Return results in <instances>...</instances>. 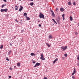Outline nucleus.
I'll return each mask as SVG.
<instances>
[{"label": "nucleus", "mask_w": 79, "mask_h": 79, "mask_svg": "<svg viewBox=\"0 0 79 79\" xmlns=\"http://www.w3.org/2000/svg\"><path fill=\"white\" fill-rule=\"evenodd\" d=\"M39 16L40 18H43V19H45L44 15L42 14V13H41V12H40Z\"/></svg>", "instance_id": "1"}, {"label": "nucleus", "mask_w": 79, "mask_h": 79, "mask_svg": "<svg viewBox=\"0 0 79 79\" xmlns=\"http://www.w3.org/2000/svg\"><path fill=\"white\" fill-rule=\"evenodd\" d=\"M41 57L40 58L41 60H45V58H44V55L43 54H41Z\"/></svg>", "instance_id": "2"}, {"label": "nucleus", "mask_w": 79, "mask_h": 79, "mask_svg": "<svg viewBox=\"0 0 79 79\" xmlns=\"http://www.w3.org/2000/svg\"><path fill=\"white\" fill-rule=\"evenodd\" d=\"M7 9H1L0 11H1V12H3V11H5V12H7Z\"/></svg>", "instance_id": "3"}, {"label": "nucleus", "mask_w": 79, "mask_h": 79, "mask_svg": "<svg viewBox=\"0 0 79 79\" xmlns=\"http://www.w3.org/2000/svg\"><path fill=\"white\" fill-rule=\"evenodd\" d=\"M67 46H65L64 47L62 46L61 47V48L64 51V50H66V49H67Z\"/></svg>", "instance_id": "4"}, {"label": "nucleus", "mask_w": 79, "mask_h": 79, "mask_svg": "<svg viewBox=\"0 0 79 79\" xmlns=\"http://www.w3.org/2000/svg\"><path fill=\"white\" fill-rule=\"evenodd\" d=\"M40 64L39 63H36L35 65L34 66V68H35V67H37V66H40Z\"/></svg>", "instance_id": "5"}, {"label": "nucleus", "mask_w": 79, "mask_h": 79, "mask_svg": "<svg viewBox=\"0 0 79 79\" xmlns=\"http://www.w3.org/2000/svg\"><path fill=\"white\" fill-rule=\"evenodd\" d=\"M50 11L52 12V16H53V17H55V13H54L53 11V10H51Z\"/></svg>", "instance_id": "6"}, {"label": "nucleus", "mask_w": 79, "mask_h": 79, "mask_svg": "<svg viewBox=\"0 0 79 79\" xmlns=\"http://www.w3.org/2000/svg\"><path fill=\"white\" fill-rule=\"evenodd\" d=\"M20 8L19 9V11H21L22 10H23V6H20Z\"/></svg>", "instance_id": "7"}, {"label": "nucleus", "mask_w": 79, "mask_h": 79, "mask_svg": "<svg viewBox=\"0 0 79 79\" xmlns=\"http://www.w3.org/2000/svg\"><path fill=\"white\" fill-rule=\"evenodd\" d=\"M60 17H59V16H58L57 17V21L58 23H59L60 22Z\"/></svg>", "instance_id": "8"}, {"label": "nucleus", "mask_w": 79, "mask_h": 79, "mask_svg": "<svg viewBox=\"0 0 79 79\" xmlns=\"http://www.w3.org/2000/svg\"><path fill=\"white\" fill-rule=\"evenodd\" d=\"M17 65L18 67H20V66H21V63H20L19 62H18L17 63Z\"/></svg>", "instance_id": "9"}, {"label": "nucleus", "mask_w": 79, "mask_h": 79, "mask_svg": "<svg viewBox=\"0 0 79 79\" xmlns=\"http://www.w3.org/2000/svg\"><path fill=\"white\" fill-rule=\"evenodd\" d=\"M60 11H62V12H63V11H64V9L63 8H60Z\"/></svg>", "instance_id": "10"}, {"label": "nucleus", "mask_w": 79, "mask_h": 79, "mask_svg": "<svg viewBox=\"0 0 79 79\" xmlns=\"http://www.w3.org/2000/svg\"><path fill=\"white\" fill-rule=\"evenodd\" d=\"M53 38V36H52V35H49V39H52Z\"/></svg>", "instance_id": "11"}, {"label": "nucleus", "mask_w": 79, "mask_h": 79, "mask_svg": "<svg viewBox=\"0 0 79 79\" xmlns=\"http://www.w3.org/2000/svg\"><path fill=\"white\" fill-rule=\"evenodd\" d=\"M56 61H58V59L57 58H56V59H55V60L53 61V64H55V63Z\"/></svg>", "instance_id": "12"}, {"label": "nucleus", "mask_w": 79, "mask_h": 79, "mask_svg": "<svg viewBox=\"0 0 79 79\" xmlns=\"http://www.w3.org/2000/svg\"><path fill=\"white\" fill-rule=\"evenodd\" d=\"M11 53V50H10L8 53V55H10Z\"/></svg>", "instance_id": "13"}, {"label": "nucleus", "mask_w": 79, "mask_h": 79, "mask_svg": "<svg viewBox=\"0 0 79 79\" xmlns=\"http://www.w3.org/2000/svg\"><path fill=\"white\" fill-rule=\"evenodd\" d=\"M26 18H27V20H30V18L29 17L26 16Z\"/></svg>", "instance_id": "14"}, {"label": "nucleus", "mask_w": 79, "mask_h": 79, "mask_svg": "<svg viewBox=\"0 0 79 79\" xmlns=\"http://www.w3.org/2000/svg\"><path fill=\"white\" fill-rule=\"evenodd\" d=\"M31 56H35V54H34L33 53H32L31 54Z\"/></svg>", "instance_id": "15"}, {"label": "nucleus", "mask_w": 79, "mask_h": 79, "mask_svg": "<svg viewBox=\"0 0 79 79\" xmlns=\"http://www.w3.org/2000/svg\"><path fill=\"white\" fill-rule=\"evenodd\" d=\"M68 4L69 5H71V4H72L71 2H68Z\"/></svg>", "instance_id": "16"}, {"label": "nucleus", "mask_w": 79, "mask_h": 79, "mask_svg": "<svg viewBox=\"0 0 79 79\" xmlns=\"http://www.w3.org/2000/svg\"><path fill=\"white\" fill-rule=\"evenodd\" d=\"M73 4L74 6H76V2L74 1L73 3Z\"/></svg>", "instance_id": "17"}, {"label": "nucleus", "mask_w": 79, "mask_h": 79, "mask_svg": "<svg viewBox=\"0 0 79 79\" xmlns=\"http://www.w3.org/2000/svg\"><path fill=\"white\" fill-rule=\"evenodd\" d=\"M52 21H54L55 23L56 24H57V23H56V21H55V20L54 19H52Z\"/></svg>", "instance_id": "18"}, {"label": "nucleus", "mask_w": 79, "mask_h": 79, "mask_svg": "<svg viewBox=\"0 0 79 79\" xmlns=\"http://www.w3.org/2000/svg\"><path fill=\"white\" fill-rule=\"evenodd\" d=\"M70 19L71 21H73V17H72L71 16H70Z\"/></svg>", "instance_id": "19"}, {"label": "nucleus", "mask_w": 79, "mask_h": 79, "mask_svg": "<svg viewBox=\"0 0 79 79\" xmlns=\"http://www.w3.org/2000/svg\"><path fill=\"white\" fill-rule=\"evenodd\" d=\"M46 44L48 46V47H50V45L46 43Z\"/></svg>", "instance_id": "20"}, {"label": "nucleus", "mask_w": 79, "mask_h": 79, "mask_svg": "<svg viewBox=\"0 0 79 79\" xmlns=\"http://www.w3.org/2000/svg\"><path fill=\"white\" fill-rule=\"evenodd\" d=\"M5 6H6V4H4L2 5V8H3Z\"/></svg>", "instance_id": "21"}, {"label": "nucleus", "mask_w": 79, "mask_h": 79, "mask_svg": "<svg viewBox=\"0 0 79 79\" xmlns=\"http://www.w3.org/2000/svg\"><path fill=\"white\" fill-rule=\"evenodd\" d=\"M30 5L31 6H33V5H34V3L31 2L30 3Z\"/></svg>", "instance_id": "22"}, {"label": "nucleus", "mask_w": 79, "mask_h": 79, "mask_svg": "<svg viewBox=\"0 0 79 79\" xmlns=\"http://www.w3.org/2000/svg\"><path fill=\"white\" fill-rule=\"evenodd\" d=\"M18 7H19V6H18L17 7H15V10H18Z\"/></svg>", "instance_id": "23"}, {"label": "nucleus", "mask_w": 79, "mask_h": 79, "mask_svg": "<svg viewBox=\"0 0 79 79\" xmlns=\"http://www.w3.org/2000/svg\"><path fill=\"white\" fill-rule=\"evenodd\" d=\"M64 56L65 57H67V56H68V54H64Z\"/></svg>", "instance_id": "24"}, {"label": "nucleus", "mask_w": 79, "mask_h": 79, "mask_svg": "<svg viewBox=\"0 0 79 79\" xmlns=\"http://www.w3.org/2000/svg\"><path fill=\"white\" fill-rule=\"evenodd\" d=\"M3 45H2L0 47V48L1 49H2V48H3Z\"/></svg>", "instance_id": "25"}, {"label": "nucleus", "mask_w": 79, "mask_h": 79, "mask_svg": "<svg viewBox=\"0 0 79 79\" xmlns=\"http://www.w3.org/2000/svg\"><path fill=\"white\" fill-rule=\"evenodd\" d=\"M6 60H7V61H10V60L8 58V57H6Z\"/></svg>", "instance_id": "26"}, {"label": "nucleus", "mask_w": 79, "mask_h": 79, "mask_svg": "<svg viewBox=\"0 0 79 79\" xmlns=\"http://www.w3.org/2000/svg\"><path fill=\"white\" fill-rule=\"evenodd\" d=\"M73 73L74 74H75V73H76V69H74V71L73 72Z\"/></svg>", "instance_id": "27"}, {"label": "nucleus", "mask_w": 79, "mask_h": 79, "mask_svg": "<svg viewBox=\"0 0 79 79\" xmlns=\"http://www.w3.org/2000/svg\"><path fill=\"white\" fill-rule=\"evenodd\" d=\"M24 16H27V13H24L23 15Z\"/></svg>", "instance_id": "28"}, {"label": "nucleus", "mask_w": 79, "mask_h": 79, "mask_svg": "<svg viewBox=\"0 0 79 79\" xmlns=\"http://www.w3.org/2000/svg\"><path fill=\"white\" fill-rule=\"evenodd\" d=\"M77 60H79V55H78L77 56Z\"/></svg>", "instance_id": "29"}, {"label": "nucleus", "mask_w": 79, "mask_h": 79, "mask_svg": "<svg viewBox=\"0 0 79 79\" xmlns=\"http://www.w3.org/2000/svg\"><path fill=\"white\" fill-rule=\"evenodd\" d=\"M32 63L34 64V63H35V60H33L32 62Z\"/></svg>", "instance_id": "30"}, {"label": "nucleus", "mask_w": 79, "mask_h": 79, "mask_svg": "<svg viewBox=\"0 0 79 79\" xmlns=\"http://www.w3.org/2000/svg\"><path fill=\"white\" fill-rule=\"evenodd\" d=\"M58 10V8H56V11H57Z\"/></svg>", "instance_id": "31"}, {"label": "nucleus", "mask_w": 79, "mask_h": 79, "mask_svg": "<svg viewBox=\"0 0 79 79\" xmlns=\"http://www.w3.org/2000/svg\"><path fill=\"white\" fill-rule=\"evenodd\" d=\"M15 21H16L17 23H18V20L17 19H15Z\"/></svg>", "instance_id": "32"}, {"label": "nucleus", "mask_w": 79, "mask_h": 79, "mask_svg": "<svg viewBox=\"0 0 79 79\" xmlns=\"http://www.w3.org/2000/svg\"><path fill=\"white\" fill-rule=\"evenodd\" d=\"M9 79H11V76H9Z\"/></svg>", "instance_id": "33"}, {"label": "nucleus", "mask_w": 79, "mask_h": 79, "mask_svg": "<svg viewBox=\"0 0 79 79\" xmlns=\"http://www.w3.org/2000/svg\"><path fill=\"white\" fill-rule=\"evenodd\" d=\"M62 17L63 18H64V14H63L62 15Z\"/></svg>", "instance_id": "34"}, {"label": "nucleus", "mask_w": 79, "mask_h": 79, "mask_svg": "<svg viewBox=\"0 0 79 79\" xmlns=\"http://www.w3.org/2000/svg\"><path fill=\"white\" fill-rule=\"evenodd\" d=\"M21 31V32L23 33L24 31V30H23Z\"/></svg>", "instance_id": "35"}, {"label": "nucleus", "mask_w": 79, "mask_h": 79, "mask_svg": "<svg viewBox=\"0 0 79 79\" xmlns=\"http://www.w3.org/2000/svg\"><path fill=\"white\" fill-rule=\"evenodd\" d=\"M72 78L73 79H75V77H74V76H72Z\"/></svg>", "instance_id": "36"}, {"label": "nucleus", "mask_w": 79, "mask_h": 79, "mask_svg": "<svg viewBox=\"0 0 79 79\" xmlns=\"http://www.w3.org/2000/svg\"><path fill=\"white\" fill-rule=\"evenodd\" d=\"M44 79H48L47 77H44Z\"/></svg>", "instance_id": "37"}, {"label": "nucleus", "mask_w": 79, "mask_h": 79, "mask_svg": "<svg viewBox=\"0 0 79 79\" xmlns=\"http://www.w3.org/2000/svg\"><path fill=\"white\" fill-rule=\"evenodd\" d=\"M39 27H41V24H39Z\"/></svg>", "instance_id": "38"}, {"label": "nucleus", "mask_w": 79, "mask_h": 79, "mask_svg": "<svg viewBox=\"0 0 79 79\" xmlns=\"http://www.w3.org/2000/svg\"><path fill=\"white\" fill-rule=\"evenodd\" d=\"M3 1L5 2H6V0H3Z\"/></svg>", "instance_id": "39"}, {"label": "nucleus", "mask_w": 79, "mask_h": 79, "mask_svg": "<svg viewBox=\"0 0 79 79\" xmlns=\"http://www.w3.org/2000/svg\"><path fill=\"white\" fill-rule=\"evenodd\" d=\"M75 34L76 35H77L78 34V33H77V32H76Z\"/></svg>", "instance_id": "40"}, {"label": "nucleus", "mask_w": 79, "mask_h": 79, "mask_svg": "<svg viewBox=\"0 0 79 79\" xmlns=\"http://www.w3.org/2000/svg\"><path fill=\"white\" fill-rule=\"evenodd\" d=\"M9 69L10 70H12V68L11 67H10Z\"/></svg>", "instance_id": "41"}, {"label": "nucleus", "mask_w": 79, "mask_h": 79, "mask_svg": "<svg viewBox=\"0 0 79 79\" xmlns=\"http://www.w3.org/2000/svg\"><path fill=\"white\" fill-rule=\"evenodd\" d=\"M10 46H12V44H11V43H10Z\"/></svg>", "instance_id": "42"}, {"label": "nucleus", "mask_w": 79, "mask_h": 79, "mask_svg": "<svg viewBox=\"0 0 79 79\" xmlns=\"http://www.w3.org/2000/svg\"><path fill=\"white\" fill-rule=\"evenodd\" d=\"M52 1L53 2V3H55V2H54V1L53 0H52Z\"/></svg>", "instance_id": "43"}, {"label": "nucleus", "mask_w": 79, "mask_h": 79, "mask_svg": "<svg viewBox=\"0 0 79 79\" xmlns=\"http://www.w3.org/2000/svg\"><path fill=\"white\" fill-rule=\"evenodd\" d=\"M77 66H79V63L78 62L77 64Z\"/></svg>", "instance_id": "44"}, {"label": "nucleus", "mask_w": 79, "mask_h": 79, "mask_svg": "<svg viewBox=\"0 0 79 79\" xmlns=\"http://www.w3.org/2000/svg\"><path fill=\"white\" fill-rule=\"evenodd\" d=\"M14 68L15 69V68H16V66H14Z\"/></svg>", "instance_id": "45"}, {"label": "nucleus", "mask_w": 79, "mask_h": 79, "mask_svg": "<svg viewBox=\"0 0 79 79\" xmlns=\"http://www.w3.org/2000/svg\"><path fill=\"white\" fill-rule=\"evenodd\" d=\"M74 73H72V75H74Z\"/></svg>", "instance_id": "46"}, {"label": "nucleus", "mask_w": 79, "mask_h": 79, "mask_svg": "<svg viewBox=\"0 0 79 79\" xmlns=\"http://www.w3.org/2000/svg\"><path fill=\"white\" fill-rule=\"evenodd\" d=\"M63 20H64V17H63Z\"/></svg>", "instance_id": "47"}, {"label": "nucleus", "mask_w": 79, "mask_h": 79, "mask_svg": "<svg viewBox=\"0 0 79 79\" xmlns=\"http://www.w3.org/2000/svg\"><path fill=\"white\" fill-rule=\"evenodd\" d=\"M15 7H18V6H16V5H15Z\"/></svg>", "instance_id": "48"}, {"label": "nucleus", "mask_w": 79, "mask_h": 79, "mask_svg": "<svg viewBox=\"0 0 79 79\" xmlns=\"http://www.w3.org/2000/svg\"><path fill=\"white\" fill-rule=\"evenodd\" d=\"M31 1H34V0H30Z\"/></svg>", "instance_id": "49"}, {"label": "nucleus", "mask_w": 79, "mask_h": 79, "mask_svg": "<svg viewBox=\"0 0 79 79\" xmlns=\"http://www.w3.org/2000/svg\"><path fill=\"white\" fill-rule=\"evenodd\" d=\"M62 58H63V59H64V57H62Z\"/></svg>", "instance_id": "50"}, {"label": "nucleus", "mask_w": 79, "mask_h": 79, "mask_svg": "<svg viewBox=\"0 0 79 79\" xmlns=\"http://www.w3.org/2000/svg\"><path fill=\"white\" fill-rule=\"evenodd\" d=\"M19 0V1H21V0Z\"/></svg>", "instance_id": "51"}, {"label": "nucleus", "mask_w": 79, "mask_h": 79, "mask_svg": "<svg viewBox=\"0 0 79 79\" xmlns=\"http://www.w3.org/2000/svg\"><path fill=\"white\" fill-rule=\"evenodd\" d=\"M14 39H15V37H14Z\"/></svg>", "instance_id": "52"}, {"label": "nucleus", "mask_w": 79, "mask_h": 79, "mask_svg": "<svg viewBox=\"0 0 79 79\" xmlns=\"http://www.w3.org/2000/svg\"><path fill=\"white\" fill-rule=\"evenodd\" d=\"M38 22H40V21H38Z\"/></svg>", "instance_id": "53"}]
</instances>
